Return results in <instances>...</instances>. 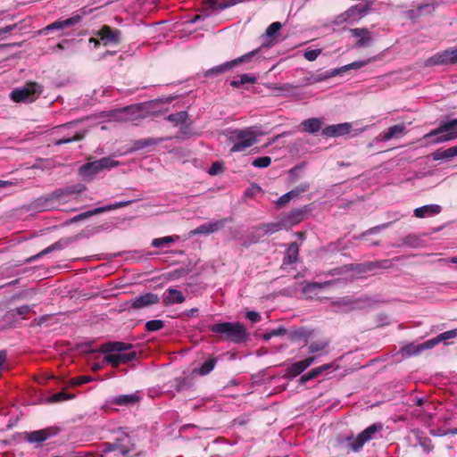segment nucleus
<instances>
[{
    "instance_id": "1",
    "label": "nucleus",
    "mask_w": 457,
    "mask_h": 457,
    "mask_svg": "<svg viewBox=\"0 0 457 457\" xmlns=\"http://www.w3.org/2000/svg\"><path fill=\"white\" fill-rule=\"evenodd\" d=\"M158 101H149L125 106L112 112L111 117L118 121H139L155 113Z\"/></svg>"
},
{
    "instance_id": "2",
    "label": "nucleus",
    "mask_w": 457,
    "mask_h": 457,
    "mask_svg": "<svg viewBox=\"0 0 457 457\" xmlns=\"http://www.w3.org/2000/svg\"><path fill=\"white\" fill-rule=\"evenodd\" d=\"M209 330L214 334L224 336L233 343H243L248 338V332L239 322H221L209 326Z\"/></svg>"
},
{
    "instance_id": "3",
    "label": "nucleus",
    "mask_w": 457,
    "mask_h": 457,
    "mask_svg": "<svg viewBox=\"0 0 457 457\" xmlns=\"http://www.w3.org/2000/svg\"><path fill=\"white\" fill-rule=\"evenodd\" d=\"M228 141L232 144L231 153L244 152L257 142V133L253 127L237 129L229 132Z\"/></svg>"
},
{
    "instance_id": "4",
    "label": "nucleus",
    "mask_w": 457,
    "mask_h": 457,
    "mask_svg": "<svg viewBox=\"0 0 457 457\" xmlns=\"http://www.w3.org/2000/svg\"><path fill=\"white\" fill-rule=\"evenodd\" d=\"M382 431L383 425L381 423H374L360 432L356 436H348L346 438L348 451L360 453L365 444L371 440L381 438Z\"/></svg>"
},
{
    "instance_id": "5",
    "label": "nucleus",
    "mask_w": 457,
    "mask_h": 457,
    "mask_svg": "<svg viewBox=\"0 0 457 457\" xmlns=\"http://www.w3.org/2000/svg\"><path fill=\"white\" fill-rule=\"evenodd\" d=\"M120 162L112 157L87 162L79 167V173L85 180H92L98 173L118 167Z\"/></svg>"
},
{
    "instance_id": "6",
    "label": "nucleus",
    "mask_w": 457,
    "mask_h": 457,
    "mask_svg": "<svg viewBox=\"0 0 457 457\" xmlns=\"http://www.w3.org/2000/svg\"><path fill=\"white\" fill-rule=\"evenodd\" d=\"M42 93V87L36 82H27L10 93V98L15 103L30 104L35 102Z\"/></svg>"
},
{
    "instance_id": "7",
    "label": "nucleus",
    "mask_w": 457,
    "mask_h": 457,
    "mask_svg": "<svg viewBox=\"0 0 457 457\" xmlns=\"http://www.w3.org/2000/svg\"><path fill=\"white\" fill-rule=\"evenodd\" d=\"M425 138L434 137L431 142L440 144L457 138V119L442 123L437 129L426 134Z\"/></svg>"
},
{
    "instance_id": "8",
    "label": "nucleus",
    "mask_w": 457,
    "mask_h": 457,
    "mask_svg": "<svg viewBox=\"0 0 457 457\" xmlns=\"http://www.w3.org/2000/svg\"><path fill=\"white\" fill-rule=\"evenodd\" d=\"M372 4V1L365 0L361 3L351 6L345 12L337 17L336 23L339 25L344 22H358L361 18L367 15L368 12L371 8Z\"/></svg>"
},
{
    "instance_id": "9",
    "label": "nucleus",
    "mask_w": 457,
    "mask_h": 457,
    "mask_svg": "<svg viewBox=\"0 0 457 457\" xmlns=\"http://www.w3.org/2000/svg\"><path fill=\"white\" fill-rule=\"evenodd\" d=\"M259 54H260V49H254L238 58H236L229 62H226L222 64L217 65V66L208 70L205 72V76L206 77L217 76V75L225 73L238 64H241L243 62H251L253 58L258 57Z\"/></svg>"
},
{
    "instance_id": "10",
    "label": "nucleus",
    "mask_w": 457,
    "mask_h": 457,
    "mask_svg": "<svg viewBox=\"0 0 457 457\" xmlns=\"http://www.w3.org/2000/svg\"><path fill=\"white\" fill-rule=\"evenodd\" d=\"M457 63V46L449 47L440 51L428 58L424 65L426 67L453 65Z\"/></svg>"
},
{
    "instance_id": "11",
    "label": "nucleus",
    "mask_w": 457,
    "mask_h": 457,
    "mask_svg": "<svg viewBox=\"0 0 457 457\" xmlns=\"http://www.w3.org/2000/svg\"><path fill=\"white\" fill-rule=\"evenodd\" d=\"M129 452V437L127 435H123L122 438L116 439L115 443H104L102 449V456L105 457L111 453H114L115 456L125 455Z\"/></svg>"
},
{
    "instance_id": "12",
    "label": "nucleus",
    "mask_w": 457,
    "mask_h": 457,
    "mask_svg": "<svg viewBox=\"0 0 457 457\" xmlns=\"http://www.w3.org/2000/svg\"><path fill=\"white\" fill-rule=\"evenodd\" d=\"M350 33L356 38L353 48H363L371 46L373 42V35L367 28L351 29Z\"/></svg>"
},
{
    "instance_id": "13",
    "label": "nucleus",
    "mask_w": 457,
    "mask_h": 457,
    "mask_svg": "<svg viewBox=\"0 0 457 457\" xmlns=\"http://www.w3.org/2000/svg\"><path fill=\"white\" fill-rule=\"evenodd\" d=\"M281 28H282V24L278 21H275V22H272L266 29L265 35H266L267 39L258 48V49H260V53L262 51L263 48H270V47L273 46L275 44H277L282 40L281 35L279 33Z\"/></svg>"
},
{
    "instance_id": "14",
    "label": "nucleus",
    "mask_w": 457,
    "mask_h": 457,
    "mask_svg": "<svg viewBox=\"0 0 457 457\" xmlns=\"http://www.w3.org/2000/svg\"><path fill=\"white\" fill-rule=\"evenodd\" d=\"M137 357L136 351H129L125 353H112L104 357V361L110 363L113 368H117L120 364L129 363Z\"/></svg>"
},
{
    "instance_id": "15",
    "label": "nucleus",
    "mask_w": 457,
    "mask_h": 457,
    "mask_svg": "<svg viewBox=\"0 0 457 457\" xmlns=\"http://www.w3.org/2000/svg\"><path fill=\"white\" fill-rule=\"evenodd\" d=\"M316 360V356H310L304 360L291 364L286 370V377L289 378H295L296 376L303 372L307 368H309L312 363H314Z\"/></svg>"
},
{
    "instance_id": "16",
    "label": "nucleus",
    "mask_w": 457,
    "mask_h": 457,
    "mask_svg": "<svg viewBox=\"0 0 457 457\" xmlns=\"http://www.w3.org/2000/svg\"><path fill=\"white\" fill-rule=\"evenodd\" d=\"M58 432L57 429L54 428H48L45 429L36 430L32 432L26 433V440L29 443H37L41 444L46 441L51 436L56 435Z\"/></svg>"
},
{
    "instance_id": "17",
    "label": "nucleus",
    "mask_w": 457,
    "mask_h": 457,
    "mask_svg": "<svg viewBox=\"0 0 457 457\" xmlns=\"http://www.w3.org/2000/svg\"><path fill=\"white\" fill-rule=\"evenodd\" d=\"M159 302L160 298L156 294L146 293L131 300L129 306L133 309L138 310L153 304H156Z\"/></svg>"
},
{
    "instance_id": "18",
    "label": "nucleus",
    "mask_w": 457,
    "mask_h": 457,
    "mask_svg": "<svg viewBox=\"0 0 457 457\" xmlns=\"http://www.w3.org/2000/svg\"><path fill=\"white\" fill-rule=\"evenodd\" d=\"M352 129L350 122L329 125L323 129L322 135L326 137H336L348 134Z\"/></svg>"
},
{
    "instance_id": "19",
    "label": "nucleus",
    "mask_w": 457,
    "mask_h": 457,
    "mask_svg": "<svg viewBox=\"0 0 457 457\" xmlns=\"http://www.w3.org/2000/svg\"><path fill=\"white\" fill-rule=\"evenodd\" d=\"M225 224V220H218L198 226L194 230L190 231V236L195 235H210L222 228Z\"/></svg>"
},
{
    "instance_id": "20",
    "label": "nucleus",
    "mask_w": 457,
    "mask_h": 457,
    "mask_svg": "<svg viewBox=\"0 0 457 457\" xmlns=\"http://www.w3.org/2000/svg\"><path fill=\"white\" fill-rule=\"evenodd\" d=\"M185 299L180 290L172 287L168 288L162 296V303L166 306L182 303Z\"/></svg>"
},
{
    "instance_id": "21",
    "label": "nucleus",
    "mask_w": 457,
    "mask_h": 457,
    "mask_svg": "<svg viewBox=\"0 0 457 457\" xmlns=\"http://www.w3.org/2000/svg\"><path fill=\"white\" fill-rule=\"evenodd\" d=\"M427 349H431L430 347H428V340L422 344H418V345H416L414 343H410V344L403 346L400 349L399 353L402 355L403 358H409L413 355H418L422 351L427 350Z\"/></svg>"
},
{
    "instance_id": "22",
    "label": "nucleus",
    "mask_w": 457,
    "mask_h": 457,
    "mask_svg": "<svg viewBox=\"0 0 457 457\" xmlns=\"http://www.w3.org/2000/svg\"><path fill=\"white\" fill-rule=\"evenodd\" d=\"M100 351L104 353H125L132 350V345L123 342H110L101 346Z\"/></svg>"
},
{
    "instance_id": "23",
    "label": "nucleus",
    "mask_w": 457,
    "mask_h": 457,
    "mask_svg": "<svg viewBox=\"0 0 457 457\" xmlns=\"http://www.w3.org/2000/svg\"><path fill=\"white\" fill-rule=\"evenodd\" d=\"M86 189V187L82 184L75 185L73 187H66V188H59L54 191L47 198L48 200H59L64 195H69L73 193H80Z\"/></svg>"
},
{
    "instance_id": "24",
    "label": "nucleus",
    "mask_w": 457,
    "mask_h": 457,
    "mask_svg": "<svg viewBox=\"0 0 457 457\" xmlns=\"http://www.w3.org/2000/svg\"><path fill=\"white\" fill-rule=\"evenodd\" d=\"M413 436H415V439L417 441V444L414 445H419L422 448V451L424 453L428 454L431 453L434 449V445L432 444V441L429 437L425 436L423 433L419 429H413L411 431Z\"/></svg>"
},
{
    "instance_id": "25",
    "label": "nucleus",
    "mask_w": 457,
    "mask_h": 457,
    "mask_svg": "<svg viewBox=\"0 0 457 457\" xmlns=\"http://www.w3.org/2000/svg\"><path fill=\"white\" fill-rule=\"evenodd\" d=\"M442 211V207L438 204H426L420 207H418L414 210V215L417 218H425L435 216L440 213Z\"/></svg>"
},
{
    "instance_id": "26",
    "label": "nucleus",
    "mask_w": 457,
    "mask_h": 457,
    "mask_svg": "<svg viewBox=\"0 0 457 457\" xmlns=\"http://www.w3.org/2000/svg\"><path fill=\"white\" fill-rule=\"evenodd\" d=\"M337 280H328L325 282H307L302 288L303 294L312 297V294L319 290L328 287V286L335 284Z\"/></svg>"
},
{
    "instance_id": "27",
    "label": "nucleus",
    "mask_w": 457,
    "mask_h": 457,
    "mask_svg": "<svg viewBox=\"0 0 457 457\" xmlns=\"http://www.w3.org/2000/svg\"><path fill=\"white\" fill-rule=\"evenodd\" d=\"M234 3H228L218 0H207L204 2V11L208 13L207 15L220 12L226 8L232 6Z\"/></svg>"
},
{
    "instance_id": "28",
    "label": "nucleus",
    "mask_w": 457,
    "mask_h": 457,
    "mask_svg": "<svg viewBox=\"0 0 457 457\" xmlns=\"http://www.w3.org/2000/svg\"><path fill=\"white\" fill-rule=\"evenodd\" d=\"M329 345V341L323 339L315 341L310 344L308 347L309 353L312 354V356H321L328 353V347Z\"/></svg>"
},
{
    "instance_id": "29",
    "label": "nucleus",
    "mask_w": 457,
    "mask_h": 457,
    "mask_svg": "<svg viewBox=\"0 0 457 457\" xmlns=\"http://www.w3.org/2000/svg\"><path fill=\"white\" fill-rule=\"evenodd\" d=\"M141 400V396L138 392L132 393L129 395H120L113 398L112 403L117 405L129 406L138 403Z\"/></svg>"
},
{
    "instance_id": "30",
    "label": "nucleus",
    "mask_w": 457,
    "mask_h": 457,
    "mask_svg": "<svg viewBox=\"0 0 457 457\" xmlns=\"http://www.w3.org/2000/svg\"><path fill=\"white\" fill-rule=\"evenodd\" d=\"M120 32L118 29H112L110 27L104 26L99 32L101 40L104 45L109 43H117L119 41Z\"/></svg>"
},
{
    "instance_id": "31",
    "label": "nucleus",
    "mask_w": 457,
    "mask_h": 457,
    "mask_svg": "<svg viewBox=\"0 0 457 457\" xmlns=\"http://www.w3.org/2000/svg\"><path fill=\"white\" fill-rule=\"evenodd\" d=\"M406 127L403 123L396 124L389 127L386 131L382 134L381 140L384 142L389 141L394 137H400L405 132Z\"/></svg>"
},
{
    "instance_id": "32",
    "label": "nucleus",
    "mask_w": 457,
    "mask_h": 457,
    "mask_svg": "<svg viewBox=\"0 0 457 457\" xmlns=\"http://www.w3.org/2000/svg\"><path fill=\"white\" fill-rule=\"evenodd\" d=\"M301 126L305 132L314 134L320 130L322 120L320 118H310L303 120Z\"/></svg>"
},
{
    "instance_id": "33",
    "label": "nucleus",
    "mask_w": 457,
    "mask_h": 457,
    "mask_svg": "<svg viewBox=\"0 0 457 457\" xmlns=\"http://www.w3.org/2000/svg\"><path fill=\"white\" fill-rule=\"evenodd\" d=\"M457 337V328L443 332L428 340V347L433 348L439 343H445L447 340Z\"/></svg>"
},
{
    "instance_id": "34",
    "label": "nucleus",
    "mask_w": 457,
    "mask_h": 457,
    "mask_svg": "<svg viewBox=\"0 0 457 457\" xmlns=\"http://www.w3.org/2000/svg\"><path fill=\"white\" fill-rule=\"evenodd\" d=\"M457 156V146H452L447 149H438L432 154L434 161L449 160Z\"/></svg>"
},
{
    "instance_id": "35",
    "label": "nucleus",
    "mask_w": 457,
    "mask_h": 457,
    "mask_svg": "<svg viewBox=\"0 0 457 457\" xmlns=\"http://www.w3.org/2000/svg\"><path fill=\"white\" fill-rule=\"evenodd\" d=\"M331 368H332L331 363L323 364L320 367L314 368L312 370H310L309 372L303 375L300 378V381H301V383H306V382L319 377L321 373H323L324 371H326Z\"/></svg>"
},
{
    "instance_id": "36",
    "label": "nucleus",
    "mask_w": 457,
    "mask_h": 457,
    "mask_svg": "<svg viewBox=\"0 0 457 457\" xmlns=\"http://www.w3.org/2000/svg\"><path fill=\"white\" fill-rule=\"evenodd\" d=\"M307 212V208L295 209L292 210L285 218L287 223L295 225L303 220L304 214Z\"/></svg>"
},
{
    "instance_id": "37",
    "label": "nucleus",
    "mask_w": 457,
    "mask_h": 457,
    "mask_svg": "<svg viewBox=\"0 0 457 457\" xmlns=\"http://www.w3.org/2000/svg\"><path fill=\"white\" fill-rule=\"evenodd\" d=\"M67 245V242L65 240H59L55 243H54L53 245H49L48 247L45 248L44 250H42L40 253H38L37 254L34 255L33 257H31L29 259V261H32V260H37L42 256H45L54 251H57V250H62L65 247V245Z\"/></svg>"
},
{
    "instance_id": "38",
    "label": "nucleus",
    "mask_w": 457,
    "mask_h": 457,
    "mask_svg": "<svg viewBox=\"0 0 457 457\" xmlns=\"http://www.w3.org/2000/svg\"><path fill=\"white\" fill-rule=\"evenodd\" d=\"M298 253H299V247H298L297 243H295V242L291 243L287 249L286 256L284 258L285 263L292 264V263L295 262L297 260V257H298Z\"/></svg>"
},
{
    "instance_id": "39",
    "label": "nucleus",
    "mask_w": 457,
    "mask_h": 457,
    "mask_svg": "<svg viewBox=\"0 0 457 457\" xmlns=\"http://www.w3.org/2000/svg\"><path fill=\"white\" fill-rule=\"evenodd\" d=\"M216 362L217 361L215 358H210L205 361L199 368L195 369L193 372L201 376H205L215 368Z\"/></svg>"
},
{
    "instance_id": "40",
    "label": "nucleus",
    "mask_w": 457,
    "mask_h": 457,
    "mask_svg": "<svg viewBox=\"0 0 457 457\" xmlns=\"http://www.w3.org/2000/svg\"><path fill=\"white\" fill-rule=\"evenodd\" d=\"M370 61H371V59L353 62L346 64L339 69H337L335 71H333V75H337L342 71H349L352 69H354V70L361 69V68L366 66L367 64H369L370 62Z\"/></svg>"
},
{
    "instance_id": "41",
    "label": "nucleus",
    "mask_w": 457,
    "mask_h": 457,
    "mask_svg": "<svg viewBox=\"0 0 457 457\" xmlns=\"http://www.w3.org/2000/svg\"><path fill=\"white\" fill-rule=\"evenodd\" d=\"M85 14H86V12H83L81 14L76 12V13H73L72 16L68 19H60L63 25V29H66L68 28H71V27H74V26L79 24L82 21L83 16Z\"/></svg>"
},
{
    "instance_id": "42",
    "label": "nucleus",
    "mask_w": 457,
    "mask_h": 457,
    "mask_svg": "<svg viewBox=\"0 0 457 457\" xmlns=\"http://www.w3.org/2000/svg\"><path fill=\"white\" fill-rule=\"evenodd\" d=\"M85 14H86V12H83L81 14L76 12V13H73L72 16L68 19H60L63 25V29H66L68 28H71V27H74V26L79 24L82 21L83 16Z\"/></svg>"
},
{
    "instance_id": "43",
    "label": "nucleus",
    "mask_w": 457,
    "mask_h": 457,
    "mask_svg": "<svg viewBox=\"0 0 457 457\" xmlns=\"http://www.w3.org/2000/svg\"><path fill=\"white\" fill-rule=\"evenodd\" d=\"M257 81L255 76L251 74H242L239 79H234L230 81V86L235 88H238L243 84H254Z\"/></svg>"
},
{
    "instance_id": "44",
    "label": "nucleus",
    "mask_w": 457,
    "mask_h": 457,
    "mask_svg": "<svg viewBox=\"0 0 457 457\" xmlns=\"http://www.w3.org/2000/svg\"><path fill=\"white\" fill-rule=\"evenodd\" d=\"M54 30H64L63 29V25L61 21V20H57L50 24H48L47 26H46L45 28L41 29L40 30H38V35H47L49 32L51 31H54Z\"/></svg>"
},
{
    "instance_id": "45",
    "label": "nucleus",
    "mask_w": 457,
    "mask_h": 457,
    "mask_svg": "<svg viewBox=\"0 0 457 457\" xmlns=\"http://www.w3.org/2000/svg\"><path fill=\"white\" fill-rule=\"evenodd\" d=\"M187 118V112L181 111L176 113H171L166 117V120L174 123L175 125L181 124L186 121Z\"/></svg>"
},
{
    "instance_id": "46",
    "label": "nucleus",
    "mask_w": 457,
    "mask_h": 457,
    "mask_svg": "<svg viewBox=\"0 0 457 457\" xmlns=\"http://www.w3.org/2000/svg\"><path fill=\"white\" fill-rule=\"evenodd\" d=\"M178 238H179L178 237H174V236H167V237H163L154 238L152 241V245L154 247H162V246L166 245L167 244L175 242V240Z\"/></svg>"
},
{
    "instance_id": "47",
    "label": "nucleus",
    "mask_w": 457,
    "mask_h": 457,
    "mask_svg": "<svg viewBox=\"0 0 457 457\" xmlns=\"http://www.w3.org/2000/svg\"><path fill=\"white\" fill-rule=\"evenodd\" d=\"M104 212L103 207H97L93 210L79 213L72 218V221H79L85 219H87L93 215L99 214Z\"/></svg>"
},
{
    "instance_id": "48",
    "label": "nucleus",
    "mask_w": 457,
    "mask_h": 457,
    "mask_svg": "<svg viewBox=\"0 0 457 457\" xmlns=\"http://www.w3.org/2000/svg\"><path fill=\"white\" fill-rule=\"evenodd\" d=\"M80 136L77 131L69 132L65 137L55 141L56 145L71 143L80 139Z\"/></svg>"
},
{
    "instance_id": "49",
    "label": "nucleus",
    "mask_w": 457,
    "mask_h": 457,
    "mask_svg": "<svg viewBox=\"0 0 457 457\" xmlns=\"http://www.w3.org/2000/svg\"><path fill=\"white\" fill-rule=\"evenodd\" d=\"M164 327V322L161 320H152L145 323V329L148 332H154L162 329Z\"/></svg>"
},
{
    "instance_id": "50",
    "label": "nucleus",
    "mask_w": 457,
    "mask_h": 457,
    "mask_svg": "<svg viewBox=\"0 0 457 457\" xmlns=\"http://www.w3.org/2000/svg\"><path fill=\"white\" fill-rule=\"evenodd\" d=\"M283 224L281 222H270L262 226L264 234H272L281 230Z\"/></svg>"
},
{
    "instance_id": "51",
    "label": "nucleus",
    "mask_w": 457,
    "mask_h": 457,
    "mask_svg": "<svg viewBox=\"0 0 457 457\" xmlns=\"http://www.w3.org/2000/svg\"><path fill=\"white\" fill-rule=\"evenodd\" d=\"M271 163V158L269 156H262L254 159L252 165L255 168H267Z\"/></svg>"
},
{
    "instance_id": "52",
    "label": "nucleus",
    "mask_w": 457,
    "mask_h": 457,
    "mask_svg": "<svg viewBox=\"0 0 457 457\" xmlns=\"http://www.w3.org/2000/svg\"><path fill=\"white\" fill-rule=\"evenodd\" d=\"M435 4H421L418 7V9L416 10V12L418 13H410V16L411 17H415V16H419L420 14H422L423 12H426L428 13H430L432 12H434L435 10ZM414 11H411V12H413Z\"/></svg>"
},
{
    "instance_id": "53",
    "label": "nucleus",
    "mask_w": 457,
    "mask_h": 457,
    "mask_svg": "<svg viewBox=\"0 0 457 457\" xmlns=\"http://www.w3.org/2000/svg\"><path fill=\"white\" fill-rule=\"evenodd\" d=\"M132 202H133L132 200L120 201V202H117L115 204H108V205L102 206V207H103V210H104V212L115 210V209H118V208H120V207L128 206Z\"/></svg>"
},
{
    "instance_id": "54",
    "label": "nucleus",
    "mask_w": 457,
    "mask_h": 457,
    "mask_svg": "<svg viewBox=\"0 0 457 457\" xmlns=\"http://www.w3.org/2000/svg\"><path fill=\"white\" fill-rule=\"evenodd\" d=\"M310 187L309 183H303L289 191L292 198L297 197L300 194L306 192Z\"/></svg>"
},
{
    "instance_id": "55",
    "label": "nucleus",
    "mask_w": 457,
    "mask_h": 457,
    "mask_svg": "<svg viewBox=\"0 0 457 457\" xmlns=\"http://www.w3.org/2000/svg\"><path fill=\"white\" fill-rule=\"evenodd\" d=\"M71 398H73V395H67L64 392H59V393H56V394L53 395L49 398V401L51 403H57V402H62V401H65V400L71 399Z\"/></svg>"
},
{
    "instance_id": "56",
    "label": "nucleus",
    "mask_w": 457,
    "mask_h": 457,
    "mask_svg": "<svg viewBox=\"0 0 457 457\" xmlns=\"http://www.w3.org/2000/svg\"><path fill=\"white\" fill-rule=\"evenodd\" d=\"M262 191V187L255 183L251 184L249 187L245 191V196L253 197Z\"/></svg>"
},
{
    "instance_id": "57",
    "label": "nucleus",
    "mask_w": 457,
    "mask_h": 457,
    "mask_svg": "<svg viewBox=\"0 0 457 457\" xmlns=\"http://www.w3.org/2000/svg\"><path fill=\"white\" fill-rule=\"evenodd\" d=\"M321 54V49H312L304 52L303 56L309 62L315 61Z\"/></svg>"
},
{
    "instance_id": "58",
    "label": "nucleus",
    "mask_w": 457,
    "mask_h": 457,
    "mask_svg": "<svg viewBox=\"0 0 457 457\" xmlns=\"http://www.w3.org/2000/svg\"><path fill=\"white\" fill-rule=\"evenodd\" d=\"M93 378L89 376H79L71 379V384L74 386H81L92 381Z\"/></svg>"
},
{
    "instance_id": "59",
    "label": "nucleus",
    "mask_w": 457,
    "mask_h": 457,
    "mask_svg": "<svg viewBox=\"0 0 457 457\" xmlns=\"http://www.w3.org/2000/svg\"><path fill=\"white\" fill-rule=\"evenodd\" d=\"M312 335V331H309L307 329H304V328H301L299 330H297L295 333V336L294 337L295 339H301V338H303L305 343L307 342V338L310 337Z\"/></svg>"
},
{
    "instance_id": "60",
    "label": "nucleus",
    "mask_w": 457,
    "mask_h": 457,
    "mask_svg": "<svg viewBox=\"0 0 457 457\" xmlns=\"http://www.w3.org/2000/svg\"><path fill=\"white\" fill-rule=\"evenodd\" d=\"M223 170V165L221 162H215L212 164V166L210 167L209 170H208V173L210 175H217L219 174L220 172H221Z\"/></svg>"
},
{
    "instance_id": "61",
    "label": "nucleus",
    "mask_w": 457,
    "mask_h": 457,
    "mask_svg": "<svg viewBox=\"0 0 457 457\" xmlns=\"http://www.w3.org/2000/svg\"><path fill=\"white\" fill-rule=\"evenodd\" d=\"M167 138H162V137H157V138H154V137H148V138H144V141H145V147H148V146H151V145H157L164 140H166Z\"/></svg>"
},
{
    "instance_id": "62",
    "label": "nucleus",
    "mask_w": 457,
    "mask_h": 457,
    "mask_svg": "<svg viewBox=\"0 0 457 457\" xmlns=\"http://www.w3.org/2000/svg\"><path fill=\"white\" fill-rule=\"evenodd\" d=\"M246 318L252 322H258L261 320V315L255 311H248L245 314Z\"/></svg>"
},
{
    "instance_id": "63",
    "label": "nucleus",
    "mask_w": 457,
    "mask_h": 457,
    "mask_svg": "<svg viewBox=\"0 0 457 457\" xmlns=\"http://www.w3.org/2000/svg\"><path fill=\"white\" fill-rule=\"evenodd\" d=\"M285 333H286V329L284 328L280 327L278 329H273L270 333L266 334L264 336V338L268 340L271 337H276V336L283 335Z\"/></svg>"
},
{
    "instance_id": "64",
    "label": "nucleus",
    "mask_w": 457,
    "mask_h": 457,
    "mask_svg": "<svg viewBox=\"0 0 457 457\" xmlns=\"http://www.w3.org/2000/svg\"><path fill=\"white\" fill-rule=\"evenodd\" d=\"M30 306L24 304L16 308V313L24 317L30 312Z\"/></svg>"
}]
</instances>
